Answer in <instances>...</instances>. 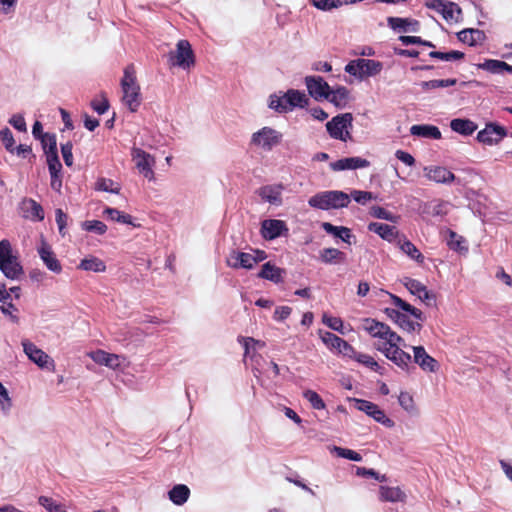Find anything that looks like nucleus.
<instances>
[{
  "mask_svg": "<svg viewBox=\"0 0 512 512\" xmlns=\"http://www.w3.org/2000/svg\"><path fill=\"white\" fill-rule=\"evenodd\" d=\"M123 92L122 101L131 112H136L141 104L140 86L137 83L136 71L133 64L124 69V75L121 80Z\"/></svg>",
  "mask_w": 512,
  "mask_h": 512,
  "instance_id": "f257e3e1",
  "label": "nucleus"
},
{
  "mask_svg": "<svg viewBox=\"0 0 512 512\" xmlns=\"http://www.w3.org/2000/svg\"><path fill=\"white\" fill-rule=\"evenodd\" d=\"M0 271L10 280H20L24 276L23 266L13 254L11 243L7 239L0 241Z\"/></svg>",
  "mask_w": 512,
  "mask_h": 512,
  "instance_id": "f03ea898",
  "label": "nucleus"
},
{
  "mask_svg": "<svg viewBox=\"0 0 512 512\" xmlns=\"http://www.w3.org/2000/svg\"><path fill=\"white\" fill-rule=\"evenodd\" d=\"M349 203V195L337 190L319 192L308 200V204L311 207L321 210L344 208Z\"/></svg>",
  "mask_w": 512,
  "mask_h": 512,
  "instance_id": "7ed1b4c3",
  "label": "nucleus"
},
{
  "mask_svg": "<svg viewBox=\"0 0 512 512\" xmlns=\"http://www.w3.org/2000/svg\"><path fill=\"white\" fill-rule=\"evenodd\" d=\"M309 98L304 92L295 89H289L283 97L276 95L270 96L269 107L277 112H286L295 107L304 108L308 105Z\"/></svg>",
  "mask_w": 512,
  "mask_h": 512,
  "instance_id": "20e7f679",
  "label": "nucleus"
},
{
  "mask_svg": "<svg viewBox=\"0 0 512 512\" xmlns=\"http://www.w3.org/2000/svg\"><path fill=\"white\" fill-rule=\"evenodd\" d=\"M363 328L374 338H379L385 342L381 347H387L388 345H395V342H403L401 336L394 332L390 326L383 322H379L372 318H366L363 320Z\"/></svg>",
  "mask_w": 512,
  "mask_h": 512,
  "instance_id": "39448f33",
  "label": "nucleus"
},
{
  "mask_svg": "<svg viewBox=\"0 0 512 512\" xmlns=\"http://www.w3.org/2000/svg\"><path fill=\"white\" fill-rule=\"evenodd\" d=\"M171 65L178 66L184 70H189L195 65V55L192 46L188 40H179L176 44V50L169 53Z\"/></svg>",
  "mask_w": 512,
  "mask_h": 512,
  "instance_id": "423d86ee",
  "label": "nucleus"
},
{
  "mask_svg": "<svg viewBox=\"0 0 512 512\" xmlns=\"http://www.w3.org/2000/svg\"><path fill=\"white\" fill-rule=\"evenodd\" d=\"M425 6L442 15L447 22L458 23L462 20V9L454 2L448 0H429Z\"/></svg>",
  "mask_w": 512,
  "mask_h": 512,
  "instance_id": "0eeeda50",
  "label": "nucleus"
},
{
  "mask_svg": "<svg viewBox=\"0 0 512 512\" xmlns=\"http://www.w3.org/2000/svg\"><path fill=\"white\" fill-rule=\"evenodd\" d=\"M282 134L271 127H263L252 134L251 143L263 150L270 151L273 147L280 144Z\"/></svg>",
  "mask_w": 512,
  "mask_h": 512,
  "instance_id": "6e6552de",
  "label": "nucleus"
},
{
  "mask_svg": "<svg viewBox=\"0 0 512 512\" xmlns=\"http://www.w3.org/2000/svg\"><path fill=\"white\" fill-rule=\"evenodd\" d=\"M352 120L351 113L337 115L326 123V129L332 138L346 141L350 138V133L348 131L344 133V130L351 125Z\"/></svg>",
  "mask_w": 512,
  "mask_h": 512,
  "instance_id": "1a4fd4ad",
  "label": "nucleus"
},
{
  "mask_svg": "<svg viewBox=\"0 0 512 512\" xmlns=\"http://www.w3.org/2000/svg\"><path fill=\"white\" fill-rule=\"evenodd\" d=\"M355 407L359 411L366 413L372 417L376 422L381 423L385 427L391 428L394 426V421L386 416L385 412L381 410L378 405L368 400L354 398Z\"/></svg>",
  "mask_w": 512,
  "mask_h": 512,
  "instance_id": "9d476101",
  "label": "nucleus"
},
{
  "mask_svg": "<svg viewBox=\"0 0 512 512\" xmlns=\"http://www.w3.org/2000/svg\"><path fill=\"white\" fill-rule=\"evenodd\" d=\"M131 156L138 171L148 180H154L155 174L152 168L155 164L154 157L141 148H133Z\"/></svg>",
  "mask_w": 512,
  "mask_h": 512,
  "instance_id": "9b49d317",
  "label": "nucleus"
},
{
  "mask_svg": "<svg viewBox=\"0 0 512 512\" xmlns=\"http://www.w3.org/2000/svg\"><path fill=\"white\" fill-rule=\"evenodd\" d=\"M402 342H395V345H388L387 347H378L377 349L382 352L386 358L395 363L402 369H408L412 357L409 353L400 348Z\"/></svg>",
  "mask_w": 512,
  "mask_h": 512,
  "instance_id": "f8f14e48",
  "label": "nucleus"
},
{
  "mask_svg": "<svg viewBox=\"0 0 512 512\" xmlns=\"http://www.w3.org/2000/svg\"><path fill=\"white\" fill-rule=\"evenodd\" d=\"M305 84L309 95L315 100L326 99L329 97L330 86L320 76H307Z\"/></svg>",
  "mask_w": 512,
  "mask_h": 512,
  "instance_id": "ddd939ff",
  "label": "nucleus"
},
{
  "mask_svg": "<svg viewBox=\"0 0 512 512\" xmlns=\"http://www.w3.org/2000/svg\"><path fill=\"white\" fill-rule=\"evenodd\" d=\"M507 135L504 127L495 123H489L486 127L478 132L477 139L488 145L497 144Z\"/></svg>",
  "mask_w": 512,
  "mask_h": 512,
  "instance_id": "4468645a",
  "label": "nucleus"
},
{
  "mask_svg": "<svg viewBox=\"0 0 512 512\" xmlns=\"http://www.w3.org/2000/svg\"><path fill=\"white\" fill-rule=\"evenodd\" d=\"M321 339L328 348L337 350L343 356L350 357L354 354L355 348L334 333L325 332Z\"/></svg>",
  "mask_w": 512,
  "mask_h": 512,
  "instance_id": "2eb2a0df",
  "label": "nucleus"
},
{
  "mask_svg": "<svg viewBox=\"0 0 512 512\" xmlns=\"http://www.w3.org/2000/svg\"><path fill=\"white\" fill-rule=\"evenodd\" d=\"M403 284L411 294L417 296L426 305H431L435 301V296L420 281L405 277Z\"/></svg>",
  "mask_w": 512,
  "mask_h": 512,
  "instance_id": "dca6fc26",
  "label": "nucleus"
},
{
  "mask_svg": "<svg viewBox=\"0 0 512 512\" xmlns=\"http://www.w3.org/2000/svg\"><path fill=\"white\" fill-rule=\"evenodd\" d=\"M287 231L286 223L282 220L268 219L261 223V235L266 240H273Z\"/></svg>",
  "mask_w": 512,
  "mask_h": 512,
  "instance_id": "f3484780",
  "label": "nucleus"
},
{
  "mask_svg": "<svg viewBox=\"0 0 512 512\" xmlns=\"http://www.w3.org/2000/svg\"><path fill=\"white\" fill-rule=\"evenodd\" d=\"M424 173L430 181L440 184H450L456 179L454 173L443 166H427Z\"/></svg>",
  "mask_w": 512,
  "mask_h": 512,
  "instance_id": "a211bd4d",
  "label": "nucleus"
},
{
  "mask_svg": "<svg viewBox=\"0 0 512 512\" xmlns=\"http://www.w3.org/2000/svg\"><path fill=\"white\" fill-rule=\"evenodd\" d=\"M414 362L420 366V368L426 372H436L439 368V364L435 358L430 356L423 346H414Z\"/></svg>",
  "mask_w": 512,
  "mask_h": 512,
  "instance_id": "6ab92c4d",
  "label": "nucleus"
},
{
  "mask_svg": "<svg viewBox=\"0 0 512 512\" xmlns=\"http://www.w3.org/2000/svg\"><path fill=\"white\" fill-rule=\"evenodd\" d=\"M389 27L395 31L404 33H416L420 30V22L411 18L388 17Z\"/></svg>",
  "mask_w": 512,
  "mask_h": 512,
  "instance_id": "aec40b11",
  "label": "nucleus"
},
{
  "mask_svg": "<svg viewBox=\"0 0 512 512\" xmlns=\"http://www.w3.org/2000/svg\"><path fill=\"white\" fill-rule=\"evenodd\" d=\"M228 266L238 269H252L256 265L254 255L246 252L232 251L229 259L227 260Z\"/></svg>",
  "mask_w": 512,
  "mask_h": 512,
  "instance_id": "412c9836",
  "label": "nucleus"
},
{
  "mask_svg": "<svg viewBox=\"0 0 512 512\" xmlns=\"http://www.w3.org/2000/svg\"><path fill=\"white\" fill-rule=\"evenodd\" d=\"M25 354L30 360L36 363L39 367H47L50 357L35 344L29 341L22 342Z\"/></svg>",
  "mask_w": 512,
  "mask_h": 512,
  "instance_id": "4be33fe9",
  "label": "nucleus"
},
{
  "mask_svg": "<svg viewBox=\"0 0 512 512\" xmlns=\"http://www.w3.org/2000/svg\"><path fill=\"white\" fill-rule=\"evenodd\" d=\"M370 165V162L361 157H349L339 159L333 163H331V168L334 171H342V170H354L359 168H365Z\"/></svg>",
  "mask_w": 512,
  "mask_h": 512,
  "instance_id": "5701e85b",
  "label": "nucleus"
},
{
  "mask_svg": "<svg viewBox=\"0 0 512 512\" xmlns=\"http://www.w3.org/2000/svg\"><path fill=\"white\" fill-rule=\"evenodd\" d=\"M386 293L389 295L390 299L392 300L393 304L396 307H398L399 309H401L404 312L409 313L412 317L415 318L414 322H420L422 324L426 320L424 313L420 309L412 306L411 304L404 301L402 298H400L399 296H397L395 294H392L389 292H386Z\"/></svg>",
  "mask_w": 512,
  "mask_h": 512,
  "instance_id": "b1692460",
  "label": "nucleus"
},
{
  "mask_svg": "<svg viewBox=\"0 0 512 512\" xmlns=\"http://www.w3.org/2000/svg\"><path fill=\"white\" fill-rule=\"evenodd\" d=\"M386 293L389 295L390 299L392 300L393 304L396 307H398L399 309H401L404 312L409 313L412 317L415 318L414 322H420L422 324L426 320L424 313L420 309L412 306L411 304L404 301L402 298H400L399 296H397L395 294H392L389 292H386Z\"/></svg>",
  "mask_w": 512,
  "mask_h": 512,
  "instance_id": "393cba45",
  "label": "nucleus"
},
{
  "mask_svg": "<svg viewBox=\"0 0 512 512\" xmlns=\"http://www.w3.org/2000/svg\"><path fill=\"white\" fill-rule=\"evenodd\" d=\"M379 500L382 502H404L406 494L400 487L381 485L379 487Z\"/></svg>",
  "mask_w": 512,
  "mask_h": 512,
  "instance_id": "a878e982",
  "label": "nucleus"
},
{
  "mask_svg": "<svg viewBox=\"0 0 512 512\" xmlns=\"http://www.w3.org/2000/svg\"><path fill=\"white\" fill-rule=\"evenodd\" d=\"M92 360L100 365H104L111 369H116L120 366V357L113 353H108L104 350H97L90 354Z\"/></svg>",
  "mask_w": 512,
  "mask_h": 512,
  "instance_id": "bb28decb",
  "label": "nucleus"
},
{
  "mask_svg": "<svg viewBox=\"0 0 512 512\" xmlns=\"http://www.w3.org/2000/svg\"><path fill=\"white\" fill-rule=\"evenodd\" d=\"M368 230L378 234L382 239L392 242L398 236V230L395 226L385 223L371 222L368 225Z\"/></svg>",
  "mask_w": 512,
  "mask_h": 512,
  "instance_id": "cd10ccee",
  "label": "nucleus"
},
{
  "mask_svg": "<svg viewBox=\"0 0 512 512\" xmlns=\"http://www.w3.org/2000/svg\"><path fill=\"white\" fill-rule=\"evenodd\" d=\"M39 255L49 270L54 273H60L62 271V266L50 246L43 244L39 249Z\"/></svg>",
  "mask_w": 512,
  "mask_h": 512,
  "instance_id": "c85d7f7f",
  "label": "nucleus"
},
{
  "mask_svg": "<svg viewBox=\"0 0 512 512\" xmlns=\"http://www.w3.org/2000/svg\"><path fill=\"white\" fill-rule=\"evenodd\" d=\"M281 191V185H265L259 189L258 194L263 200L271 204H280L282 201Z\"/></svg>",
  "mask_w": 512,
  "mask_h": 512,
  "instance_id": "c756f323",
  "label": "nucleus"
},
{
  "mask_svg": "<svg viewBox=\"0 0 512 512\" xmlns=\"http://www.w3.org/2000/svg\"><path fill=\"white\" fill-rule=\"evenodd\" d=\"M410 133L413 136L423 137V138H429V139H440L441 138V132L438 127L434 125H413L410 128Z\"/></svg>",
  "mask_w": 512,
  "mask_h": 512,
  "instance_id": "7c9ffc66",
  "label": "nucleus"
},
{
  "mask_svg": "<svg viewBox=\"0 0 512 512\" xmlns=\"http://www.w3.org/2000/svg\"><path fill=\"white\" fill-rule=\"evenodd\" d=\"M338 108H344L349 102V90L344 86H338L329 91V97L326 98Z\"/></svg>",
  "mask_w": 512,
  "mask_h": 512,
  "instance_id": "2f4dec72",
  "label": "nucleus"
},
{
  "mask_svg": "<svg viewBox=\"0 0 512 512\" xmlns=\"http://www.w3.org/2000/svg\"><path fill=\"white\" fill-rule=\"evenodd\" d=\"M284 270L275 266L271 262L263 264L261 271L258 273V277L266 280H270L274 283H280L282 281V274Z\"/></svg>",
  "mask_w": 512,
  "mask_h": 512,
  "instance_id": "473e14b6",
  "label": "nucleus"
},
{
  "mask_svg": "<svg viewBox=\"0 0 512 512\" xmlns=\"http://www.w3.org/2000/svg\"><path fill=\"white\" fill-rule=\"evenodd\" d=\"M319 257L325 264H340L346 261V254L337 248H324L320 251Z\"/></svg>",
  "mask_w": 512,
  "mask_h": 512,
  "instance_id": "72a5a7b5",
  "label": "nucleus"
},
{
  "mask_svg": "<svg viewBox=\"0 0 512 512\" xmlns=\"http://www.w3.org/2000/svg\"><path fill=\"white\" fill-rule=\"evenodd\" d=\"M321 227L328 234L340 238L346 243H350V239L353 237L351 230L344 226H335L329 222H322Z\"/></svg>",
  "mask_w": 512,
  "mask_h": 512,
  "instance_id": "f704fd0d",
  "label": "nucleus"
},
{
  "mask_svg": "<svg viewBox=\"0 0 512 512\" xmlns=\"http://www.w3.org/2000/svg\"><path fill=\"white\" fill-rule=\"evenodd\" d=\"M349 358L354 359L359 364L369 368L370 370L379 373L380 375H383V367H381L378 362L370 355L357 352L354 350V354L351 355Z\"/></svg>",
  "mask_w": 512,
  "mask_h": 512,
  "instance_id": "c9c22d12",
  "label": "nucleus"
},
{
  "mask_svg": "<svg viewBox=\"0 0 512 512\" xmlns=\"http://www.w3.org/2000/svg\"><path fill=\"white\" fill-rule=\"evenodd\" d=\"M450 127L454 132L461 135H471L477 129V125L469 119L456 118L450 122Z\"/></svg>",
  "mask_w": 512,
  "mask_h": 512,
  "instance_id": "e433bc0d",
  "label": "nucleus"
},
{
  "mask_svg": "<svg viewBox=\"0 0 512 512\" xmlns=\"http://www.w3.org/2000/svg\"><path fill=\"white\" fill-rule=\"evenodd\" d=\"M77 268L84 271H93L96 273H100L106 271V264L100 258L90 256L82 259Z\"/></svg>",
  "mask_w": 512,
  "mask_h": 512,
  "instance_id": "4c0bfd02",
  "label": "nucleus"
},
{
  "mask_svg": "<svg viewBox=\"0 0 512 512\" xmlns=\"http://www.w3.org/2000/svg\"><path fill=\"white\" fill-rule=\"evenodd\" d=\"M459 41L470 46L482 41L485 38L484 32L479 29L467 28L457 33Z\"/></svg>",
  "mask_w": 512,
  "mask_h": 512,
  "instance_id": "58836bf2",
  "label": "nucleus"
},
{
  "mask_svg": "<svg viewBox=\"0 0 512 512\" xmlns=\"http://www.w3.org/2000/svg\"><path fill=\"white\" fill-rule=\"evenodd\" d=\"M400 250L408 257L415 260L419 264L424 263V256L419 249L408 239L404 238L398 242Z\"/></svg>",
  "mask_w": 512,
  "mask_h": 512,
  "instance_id": "ea45409f",
  "label": "nucleus"
},
{
  "mask_svg": "<svg viewBox=\"0 0 512 512\" xmlns=\"http://www.w3.org/2000/svg\"><path fill=\"white\" fill-rule=\"evenodd\" d=\"M169 499L175 505H183L190 496V489L184 484L175 485L168 493Z\"/></svg>",
  "mask_w": 512,
  "mask_h": 512,
  "instance_id": "a19ab883",
  "label": "nucleus"
},
{
  "mask_svg": "<svg viewBox=\"0 0 512 512\" xmlns=\"http://www.w3.org/2000/svg\"><path fill=\"white\" fill-rule=\"evenodd\" d=\"M360 64V77L374 76L380 73L382 64L379 61L372 59H359Z\"/></svg>",
  "mask_w": 512,
  "mask_h": 512,
  "instance_id": "79ce46f5",
  "label": "nucleus"
},
{
  "mask_svg": "<svg viewBox=\"0 0 512 512\" xmlns=\"http://www.w3.org/2000/svg\"><path fill=\"white\" fill-rule=\"evenodd\" d=\"M41 145L46 155V158L49 156H57V141L56 135L51 133H45L41 135Z\"/></svg>",
  "mask_w": 512,
  "mask_h": 512,
  "instance_id": "37998d69",
  "label": "nucleus"
},
{
  "mask_svg": "<svg viewBox=\"0 0 512 512\" xmlns=\"http://www.w3.org/2000/svg\"><path fill=\"white\" fill-rule=\"evenodd\" d=\"M457 84V79H433L429 81L421 82L420 86L422 90L429 91L437 88H444L449 86H454Z\"/></svg>",
  "mask_w": 512,
  "mask_h": 512,
  "instance_id": "c03bdc74",
  "label": "nucleus"
},
{
  "mask_svg": "<svg viewBox=\"0 0 512 512\" xmlns=\"http://www.w3.org/2000/svg\"><path fill=\"white\" fill-rule=\"evenodd\" d=\"M466 241L464 237L458 235L456 232L449 230V239L447 241V245L451 250L457 252H467L468 247L465 245Z\"/></svg>",
  "mask_w": 512,
  "mask_h": 512,
  "instance_id": "a18cd8bd",
  "label": "nucleus"
},
{
  "mask_svg": "<svg viewBox=\"0 0 512 512\" xmlns=\"http://www.w3.org/2000/svg\"><path fill=\"white\" fill-rule=\"evenodd\" d=\"M429 56L431 58L439 59L442 61H457L464 59L465 54L457 50H452L449 52L431 51Z\"/></svg>",
  "mask_w": 512,
  "mask_h": 512,
  "instance_id": "49530a36",
  "label": "nucleus"
},
{
  "mask_svg": "<svg viewBox=\"0 0 512 512\" xmlns=\"http://www.w3.org/2000/svg\"><path fill=\"white\" fill-rule=\"evenodd\" d=\"M104 214H106L111 220L135 226L132 222L131 215L123 213L116 208L107 207L104 210Z\"/></svg>",
  "mask_w": 512,
  "mask_h": 512,
  "instance_id": "de8ad7c7",
  "label": "nucleus"
},
{
  "mask_svg": "<svg viewBox=\"0 0 512 512\" xmlns=\"http://www.w3.org/2000/svg\"><path fill=\"white\" fill-rule=\"evenodd\" d=\"M403 331L408 333L417 332L419 333L423 327L420 322H414L407 314H403L397 324Z\"/></svg>",
  "mask_w": 512,
  "mask_h": 512,
  "instance_id": "09e8293b",
  "label": "nucleus"
},
{
  "mask_svg": "<svg viewBox=\"0 0 512 512\" xmlns=\"http://www.w3.org/2000/svg\"><path fill=\"white\" fill-rule=\"evenodd\" d=\"M303 397L307 401H309L311 406L316 410H323L326 407V405H325L323 399L320 397V395L313 390H306L303 393Z\"/></svg>",
  "mask_w": 512,
  "mask_h": 512,
  "instance_id": "8fccbe9b",
  "label": "nucleus"
},
{
  "mask_svg": "<svg viewBox=\"0 0 512 512\" xmlns=\"http://www.w3.org/2000/svg\"><path fill=\"white\" fill-rule=\"evenodd\" d=\"M370 215L374 218L388 220L391 222H396L397 218H398L397 216L392 214L390 211L386 210L385 208H383L381 206H377V205L372 206L370 208Z\"/></svg>",
  "mask_w": 512,
  "mask_h": 512,
  "instance_id": "3c124183",
  "label": "nucleus"
},
{
  "mask_svg": "<svg viewBox=\"0 0 512 512\" xmlns=\"http://www.w3.org/2000/svg\"><path fill=\"white\" fill-rule=\"evenodd\" d=\"M82 228L88 232H95L98 235H103L107 231V226L104 222L99 220L85 221Z\"/></svg>",
  "mask_w": 512,
  "mask_h": 512,
  "instance_id": "603ef678",
  "label": "nucleus"
},
{
  "mask_svg": "<svg viewBox=\"0 0 512 512\" xmlns=\"http://www.w3.org/2000/svg\"><path fill=\"white\" fill-rule=\"evenodd\" d=\"M39 504L42 505L49 512H67L65 507L50 497L41 496L39 497Z\"/></svg>",
  "mask_w": 512,
  "mask_h": 512,
  "instance_id": "864d4df0",
  "label": "nucleus"
},
{
  "mask_svg": "<svg viewBox=\"0 0 512 512\" xmlns=\"http://www.w3.org/2000/svg\"><path fill=\"white\" fill-rule=\"evenodd\" d=\"M0 140L2 141L7 151H9L10 153H14L15 140L9 128L5 127L2 130H0Z\"/></svg>",
  "mask_w": 512,
  "mask_h": 512,
  "instance_id": "5fc2aeb1",
  "label": "nucleus"
},
{
  "mask_svg": "<svg viewBox=\"0 0 512 512\" xmlns=\"http://www.w3.org/2000/svg\"><path fill=\"white\" fill-rule=\"evenodd\" d=\"M503 62L501 60L488 59L480 65V68L493 74H501L503 73Z\"/></svg>",
  "mask_w": 512,
  "mask_h": 512,
  "instance_id": "6e6d98bb",
  "label": "nucleus"
},
{
  "mask_svg": "<svg viewBox=\"0 0 512 512\" xmlns=\"http://www.w3.org/2000/svg\"><path fill=\"white\" fill-rule=\"evenodd\" d=\"M322 321L325 325H327L332 330H335L341 334H344L343 321L341 318L323 314Z\"/></svg>",
  "mask_w": 512,
  "mask_h": 512,
  "instance_id": "4d7b16f0",
  "label": "nucleus"
},
{
  "mask_svg": "<svg viewBox=\"0 0 512 512\" xmlns=\"http://www.w3.org/2000/svg\"><path fill=\"white\" fill-rule=\"evenodd\" d=\"M333 450L338 457H342L357 462L362 460V456L354 450L337 446H334Z\"/></svg>",
  "mask_w": 512,
  "mask_h": 512,
  "instance_id": "13d9d810",
  "label": "nucleus"
},
{
  "mask_svg": "<svg viewBox=\"0 0 512 512\" xmlns=\"http://www.w3.org/2000/svg\"><path fill=\"white\" fill-rule=\"evenodd\" d=\"M398 401H399L400 406L404 410H406L408 412L415 411L414 399L410 393L401 392L400 395L398 396Z\"/></svg>",
  "mask_w": 512,
  "mask_h": 512,
  "instance_id": "bf43d9fd",
  "label": "nucleus"
},
{
  "mask_svg": "<svg viewBox=\"0 0 512 512\" xmlns=\"http://www.w3.org/2000/svg\"><path fill=\"white\" fill-rule=\"evenodd\" d=\"M356 474L361 477H373L379 482H386L387 476L385 474L380 475L374 469L366 468V467H358L356 470Z\"/></svg>",
  "mask_w": 512,
  "mask_h": 512,
  "instance_id": "052dcab7",
  "label": "nucleus"
},
{
  "mask_svg": "<svg viewBox=\"0 0 512 512\" xmlns=\"http://www.w3.org/2000/svg\"><path fill=\"white\" fill-rule=\"evenodd\" d=\"M0 310L4 315L9 316L10 320L13 323H16V324L19 323L18 315L14 313V312H18V309L11 301H9L5 304H2L0 306Z\"/></svg>",
  "mask_w": 512,
  "mask_h": 512,
  "instance_id": "680f3d73",
  "label": "nucleus"
},
{
  "mask_svg": "<svg viewBox=\"0 0 512 512\" xmlns=\"http://www.w3.org/2000/svg\"><path fill=\"white\" fill-rule=\"evenodd\" d=\"M448 205L449 203L443 200H438L435 203H433L431 208V215L432 216H445L448 213Z\"/></svg>",
  "mask_w": 512,
  "mask_h": 512,
  "instance_id": "e2e57ef3",
  "label": "nucleus"
},
{
  "mask_svg": "<svg viewBox=\"0 0 512 512\" xmlns=\"http://www.w3.org/2000/svg\"><path fill=\"white\" fill-rule=\"evenodd\" d=\"M312 4L321 10H331L342 5L340 0H312Z\"/></svg>",
  "mask_w": 512,
  "mask_h": 512,
  "instance_id": "0e129e2a",
  "label": "nucleus"
},
{
  "mask_svg": "<svg viewBox=\"0 0 512 512\" xmlns=\"http://www.w3.org/2000/svg\"><path fill=\"white\" fill-rule=\"evenodd\" d=\"M73 144L71 141H67L64 144H61V152L63 160L66 166L71 167L73 165V154H72Z\"/></svg>",
  "mask_w": 512,
  "mask_h": 512,
  "instance_id": "69168bd1",
  "label": "nucleus"
},
{
  "mask_svg": "<svg viewBox=\"0 0 512 512\" xmlns=\"http://www.w3.org/2000/svg\"><path fill=\"white\" fill-rule=\"evenodd\" d=\"M55 218H56V223L58 226L59 233L62 236H65V234H66L65 229L67 226L68 215L66 213H64L62 209L59 208V209H56V211H55Z\"/></svg>",
  "mask_w": 512,
  "mask_h": 512,
  "instance_id": "338daca9",
  "label": "nucleus"
},
{
  "mask_svg": "<svg viewBox=\"0 0 512 512\" xmlns=\"http://www.w3.org/2000/svg\"><path fill=\"white\" fill-rule=\"evenodd\" d=\"M27 204L30 206L31 215L38 221H42L44 219V210L42 206L33 199H29Z\"/></svg>",
  "mask_w": 512,
  "mask_h": 512,
  "instance_id": "774afa93",
  "label": "nucleus"
}]
</instances>
